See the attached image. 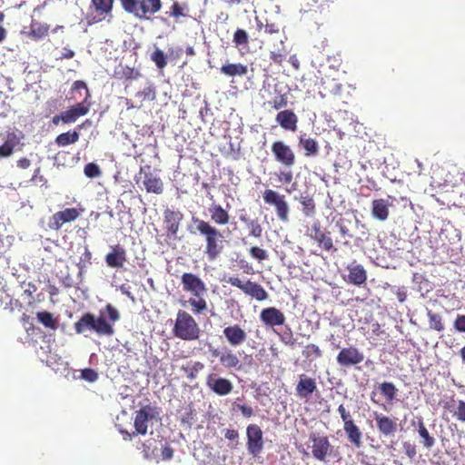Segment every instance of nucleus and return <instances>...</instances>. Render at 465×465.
Segmentation results:
<instances>
[{
  "instance_id": "c9c22d12",
  "label": "nucleus",
  "mask_w": 465,
  "mask_h": 465,
  "mask_svg": "<svg viewBox=\"0 0 465 465\" xmlns=\"http://www.w3.org/2000/svg\"><path fill=\"white\" fill-rule=\"evenodd\" d=\"M379 391L388 402H392L397 396L398 389L392 382L384 381L379 384Z\"/></svg>"
},
{
  "instance_id": "b1692460",
  "label": "nucleus",
  "mask_w": 465,
  "mask_h": 465,
  "mask_svg": "<svg viewBox=\"0 0 465 465\" xmlns=\"http://www.w3.org/2000/svg\"><path fill=\"white\" fill-rule=\"evenodd\" d=\"M279 125L286 131L296 132L298 128V116L292 110L280 111L275 117Z\"/></svg>"
},
{
  "instance_id": "2f4dec72",
  "label": "nucleus",
  "mask_w": 465,
  "mask_h": 465,
  "mask_svg": "<svg viewBox=\"0 0 465 465\" xmlns=\"http://www.w3.org/2000/svg\"><path fill=\"white\" fill-rule=\"evenodd\" d=\"M299 146L304 150V154L307 157L315 156L319 153V145L315 139L307 137L306 134L299 136Z\"/></svg>"
},
{
  "instance_id": "a878e982",
  "label": "nucleus",
  "mask_w": 465,
  "mask_h": 465,
  "mask_svg": "<svg viewBox=\"0 0 465 465\" xmlns=\"http://www.w3.org/2000/svg\"><path fill=\"white\" fill-rule=\"evenodd\" d=\"M142 76L141 72L129 65L119 64L114 69L113 77L118 81H133Z\"/></svg>"
},
{
  "instance_id": "ddd939ff",
  "label": "nucleus",
  "mask_w": 465,
  "mask_h": 465,
  "mask_svg": "<svg viewBox=\"0 0 465 465\" xmlns=\"http://www.w3.org/2000/svg\"><path fill=\"white\" fill-rule=\"evenodd\" d=\"M364 354L355 346L342 348L336 356V361L341 367L349 368L361 364Z\"/></svg>"
},
{
  "instance_id": "a19ab883",
  "label": "nucleus",
  "mask_w": 465,
  "mask_h": 465,
  "mask_svg": "<svg viewBox=\"0 0 465 465\" xmlns=\"http://www.w3.org/2000/svg\"><path fill=\"white\" fill-rule=\"evenodd\" d=\"M188 12L189 7L186 3H179L178 1H174L170 7L169 15L175 20H178L181 17H185Z\"/></svg>"
},
{
  "instance_id": "423d86ee",
  "label": "nucleus",
  "mask_w": 465,
  "mask_h": 465,
  "mask_svg": "<svg viewBox=\"0 0 465 465\" xmlns=\"http://www.w3.org/2000/svg\"><path fill=\"white\" fill-rule=\"evenodd\" d=\"M310 444L308 447L311 449L312 456L322 462H326L328 457L333 456L340 460V453L333 450L329 438L326 435L319 432H312L309 436Z\"/></svg>"
},
{
  "instance_id": "0e129e2a",
  "label": "nucleus",
  "mask_w": 465,
  "mask_h": 465,
  "mask_svg": "<svg viewBox=\"0 0 465 465\" xmlns=\"http://www.w3.org/2000/svg\"><path fill=\"white\" fill-rule=\"evenodd\" d=\"M174 450L170 446H165L162 449V457L163 460H169L173 459Z\"/></svg>"
},
{
  "instance_id": "f257e3e1",
  "label": "nucleus",
  "mask_w": 465,
  "mask_h": 465,
  "mask_svg": "<svg viewBox=\"0 0 465 465\" xmlns=\"http://www.w3.org/2000/svg\"><path fill=\"white\" fill-rule=\"evenodd\" d=\"M119 319L120 313L118 310L108 303L104 311H100L98 317L91 312L84 313L80 319L74 322V329L78 334L92 331L99 336H112L114 333L113 323Z\"/></svg>"
},
{
  "instance_id": "bf43d9fd",
  "label": "nucleus",
  "mask_w": 465,
  "mask_h": 465,
  "mask_svg": "<svg viewBox=\"0 0 465 465\" xmlns=\"http://www.w3.org/2000/svg\"><path fill=\"white\" fill-rule=\"evenodd\" d=\"M284 58H285V52L284 51L282 52V51L279 50V51H272L270 53V59L273 63H275V64H277L279 65L282 64V63L283 62Z\"/></svg>"
},
{
  "instance_id": "e2e57ef3",
  "label": "nucleus",
  "mask_w": 465,
  "mask_h": 465,
  "mask_svg": "<svg viewBox=\"0 0 465 465\" xmlns=\"http://www.w3.org/2000/svg\"><path fill=\"white\" fill-rule=\"evenodd\" d=\"M281 341L286 345H293L294 344V339L292 332L291 329H288V331L284 332L282 335H281Z\"/></svg>"
},
{
  "instance_id": "2eb2a0df",
  "label": "nucleus",
  "mask_w": 465,
  "mask_h": 465,
  "mask_svg": "<svg viewBox=\"0 0 465 465\" xmlns=\"http://www.w3.org/2000/svg\"><path fill=\"white\" fill-rule=\"evenodd\" d=\"M82 211L72 207L56 212L50 217L48 226L52 230L58 231L64 223L75 221L81 215Z\"/></svg>"
},
{
  "instance_id": "cd10ccee",
  "label": "nucleus",
  "mask_w": 465,
  "mask_h": 465,
  "mask_svg": "<svg viewBox=\"0 0 465 465\" xmlns=\"http://www.w3.org/2000/svg\"><path fill=\"white\" fill-rule=\"evenodd\" d=\"M208 211L211 221L214 224L223 226L229 223L231 218L230 214L221 204L213 203L210 205Z\"/></svg>"
},
{
  "instance_id": "9d476101",
  "label": "nucleus",
  "mask_w": 465,
  "mask_h": 465,
  "mask_svg": "<svg viewBox=\"0 0 465 465\" xmlns=\"http://www.w3.org/2000/svg\"><path fill=\"white\" fill-rule=\"evenodd\" d=\"M309 236L321 250L332 253L337 252L338 249L334 245L331 232L322 228L319 221L312 223Z\"/></svg>"
},
{
  "instance_id": "a18cd8bd",
  "label": "nucleus",
  "mask_w": 465,
  "mask_h": 465,
  "mask_svg": "<svg viewBox=\"0 0 465 465\" xmlns=\"http://www.w3.org/2000/svg\"><path fill=\"white\" fill-rule=\"evenodd\" d=\"M135 95L143 101H153L156 98L155 87L153 84H149L142 91L137 92Z\"/></svg>"
},
{
  "instance_id": "c756f323",
  "label": "nucleus",
  "mask_w": 465,
  "mask_h": 465,
  "mask_svg": "<svg viewBox=\"0 0 465 465\" xmlns=\"http://www.w3.org/2000/svg\"><path fill=\"white\" fill-rule=\"evenodd\" d=\"M390 203L385 199H375L371 203V214L379 221H385L390 215Z\"/></svg>"
},
{
  "instance_id": "79ce46f5",
  "label": "nucleus",
  "mask_w": 465,
  "mask_h": 465,
  "mask_svg": "<svg viewBox=\"0 0 465 465\" xmlns=\"http://www.w3.org/2000/svg\"><path fill=\"white\" fill-rule=\"evenodd\" d=\"M266 104L274 110H281L288 104V94H279Z\"/></svg>"
},
{
  "instance_id": "338daca9",
  "label": "nucleus",
  "mask_w": 465,
  "mask_h": 465,
  "mask_svg": "<svg viewBox=\"0 0 465 465\" xmlns=\"http://www.w3.org/2000/svg\"><path fill=\"white\" fill-rule=\"evenodd\" d=\"M396 296L398 298V301L400 302H405L406 298H407V292H406V289L404 287H401V288H399L397 291H396Z\"/></svg>"
},
{
  "instance_id": "7ed1b4c3",
  "label": "nucleus",
  "mask_w": 465,
  "mask_h": 465,
  "mask_svg": "<svg viewBox=\"0 0 465 465\" xmlns=\"http://www.w3.org/2000/svg\"><path fill=\"white\" fill-rule=\"evenodd\" d=\"M183 290L190 292L195 298H190L188 302L194 314H201L207 310V302L203 296L207 292L204 282L196 274L184 272L181 277Z\"/></svg>"
},
{
  "instance_id": "f704fd0d",
  "label": "nucleus",
  "mask_w": 465,
  "mask_h": 465,
  "mask_svg": "<svg viewBox=\"0 0 465 465\" xmlns=\"http://www.w3.org/2000/svg\"><path fill=\"white\" fill-rule=\"evenodd\" d=\"M80 134L77 131H69L66 133L60 134L55 138V143L58 146H67L74 143L79 140Z\"/></svg>"
},
{
  "instance_id": "9b49d317",
  "label": "nucleus",
  "mask_w": 465,
  "mask_h": 465,
  "mask_svg": "<svg viewBox=\"0 0 465 465\" xmlns=\"http://www.w3.org/2000/svg\"><path fill=\"white\" fill-rule=\"evenodd\" d=\"M271 151L274 160L285 168H291L295 164L296 155L292 147L282 141H274Z\"/></svg>"
},
{
  "instance_id": "20e7f679",
  "label": "nucleus",
  "mask_w": 465,
  "mask_h": 465,
  "mask_svg": "<svg viewBox=\"0 0 465 465\" xmlns=\"http://www.w3.org/2000/svg\"><path fill=\"white\" fill-rule=\"evenodd\" d=\"M173 334L183 341H196L200 338L201 329L195 319L186 311L179 310L173 327Z\"/></svg>"
},
{
  "instance_id": "72a5a7b5",
  "label": "nucleus",
  "mask_w": 465,
  "mask_h": 465,
  "mask_svg": "<svg viewBox=\"0 0 465 465\" xmlns=\"http://www.w3.org/2000/svg\"><path fill=\"white\" fill-rule=\"evenodd\" d=\"M343 430L347 435L348 440L355 448H361L362 446V432L355 423L343 427Z\"/></svg>"
},
{
  "instance_id": "dca6fc26",
  "label": "nucleus",
  "mask_w": 465,
  "mask_h": 465,
  "mask_svg": "<svg viewBox=\"0 0 465 465\" xmlns=\"http://www.w3.org/2000/svg\"><path fill=\"white\" fill-rule=\"evenodd\" d=\"M213 357L219 359L220 364L228 370H240L242 367L241 361L237 354L232 350L223 347L221 351L219 349H211Z\"/></svg>"
},
{
  "instance_id": "c03bdc74",
  "label": "nucleus",
  "mask_w": 465,
  "mask_h": 465,
  "mask_svg": "<svg viewBox=\"0 0 465 465\" xmlns=\"http://www.w3.org/2000/svg\"><path fill=\"white\" fill-rule=\"evenodd\" d=\"M429 323L430 327L437 331H441L444 330V324L442 322V318L440 314L434 313L432 312H428Z\"/></svg>"
},
{
  "instance_id": "5701e85b",
  "label": "nucleus",
  "mask_w": 465,
  "mask_h": 465,
  "mask_svg": "<svg viewBox=\"0 0 465 465\" xmlns=\"http://www.w3.org/2000/svg\"><path fill=\"white\" fill-rule=\"evenodd\" d=\"M127 262L126 250L120 244L111 247V251L105 255V262L110 268H122Z\"/></svg>"
},
{
  "instance_id": "bb28decb",
  "label": "nucleus",
  "mask_w": 465,
  "mask_h": 465,
  "mask_svg": "<svg viewBox=\"0 0 465 465\" xmlns=\"http://www.w3.org/2000/svg\"><path fill=\"white\" fill-rule=\"evenodd\" d=\"M347 270L349 271L348 274V282L354 285H361L365 283L367 281V272L363 268L362 265L356 263V262H351L347 266Z\"/></svg>"
},
{
  "instance_id": "8fccbe9b",
  "label": "nucleus",
  "mask_w": 465,
  "mask_h": 465,
  "mask_svg": "<svg viewBox=\"0 0 465 465\" xmlns=\"http://www.w3.org/2000/svg\"><path fill=\"white\" fill-rule=\"evenodd\" d=\"M250 230V235L260 238L262 234V227L260 224L259 221L256 219L251 220L247 224Z\"/></svg>"
},
{
  "instance_id": "5fc2aeb1",
  "label": "nucleus",
  "mask_w": 465,
  "mask_h": 465,
  "mask_svg": "<svg viewBox=\"0 0 465 465\" xmlns=\"http://www.w3.org/2000/svg\"><path fill=\"white\" fill-rule=\"evenodd\" d=\"M250 255L258 261H264L268 259L267 252L258 246H253L249 251Z\"/></svg>"
},
{
  "instance_id": "f3484780",
  "label": "nucleus",
  "mask_w": 465,
  "mask_h": 465,
  "mask_svg": "<svg viewBox=\"0 0 465 465\" xmlns=\"http://www.w3.org/2000/svg\"><path fill=\"white\" fill-rule=\"evenodd\" d=\"M206 386L219 396H226L233 390V385L230 380L219 377L215 373H210L207 375Z\"/></svg>"
},
{
  "instance_id": "473e14b6",
  "label": "nucleus",
  "mask_w": 465,
  "mask_h": 465,
  "mask_svg": "<svg viewBox=\"0 0 465 465\" xmlns=\"http://www.w3.org/2000/svg\"><path fill=\"white\" fill-rule=\"evenodd\" d=\"M221 73L229 77L243 76L248 73V67L242 64H224L220 69Z\"/></svg>"
},
{
  "instance_id": "13d9d810",
  "label": "nucleus",
  "mask_w": 465,
  "mask_h": 465,
  "mask_svg": "<svg viewBox=\"0 0 465 465\" xmlns=\"http://www.w3.org/2000/svg\"><path fill=\"white\" fill-rule=\"evenodd\" d=\"M454 329L459 332H465V315L458 314L453 322Z\"/></svg>"
},
{
  "instance_id": "4be33fe9",
  "label": "nucleus",
  "mask_w": 465,
  "mask_h": 465,
  "mask_svg": "<svg viewBox=\"0 0 465 465\" xmlns=\"http://www.w3.org/2000/svg\"><path fill=\"white\" fill-rule=\"evenodd\" d=\"M296 395L300 399H309V397L317 391V383L315 379L306 374L299 375V381L295 387Z\"/></svg>"
},
{
  "instance_id": "680f3d73",
  "label": "nucleus",
  "mask_w": 465,
  "mask_h": 465,
  "mask_svg": "<svg viewBox=\"0 0 465 465\" xmlns=\"http://www.w3.org/2000/svg\"><path fill=\"white\" fill-rule=\"evenodd\" d=\"M82 376L88 381H94L98 378V374L92 369H85L82 371Z\"/></svg>"
},
{
  "instance_id": "f8f14e48",
  "label": "nucleus",
  "mask_w": 465,
  "mask_h": 465,
  "mask_svg": "<svg viewBox=\"0 0 465 465\" xmlns=\"http://www.w3.org/2000/svg\"><path fill=\"white\" fill-rule=\"evenodd\" d=\"M246 447L248 453L252 457L259 456L264 446L263 433L257 424H250L246 428Z\"/></svg>"
},
{
  "instance_id": "4d7b16f0",
  "label": "nucleus",
  "mask_w": 465,
  "mask_h": 465,
  "mask_svg": "<svg viewBox=\"0 0 465 465\" xmlns=\"http://www.w3.org/2000/svg\"><path fill=\"white\" fill-rule=\"evenodd\" d=\"M264 33L268 35H280V25L277 23L266 20V24L264 25Z\"/></svg>"
},
{
  "instance_id": "a211bd4d",
  "label": "nucleus",
  "mask_w": 465,
  "mask_h": 465,
  "mask_svg": "<svg viewBox=\"0 0 465 465\" xmlns=\"http://www.w3.org/2000/svg\"><path fill=\"white\" fill-rule=\"evenodd\" d=\"M183 219V214L180 211H173L169 208L163 211V224L168 237L176 238Z\"/></svg>"
},
{
  "instance_id": "37998d69",
  "label": "nucleus",
  "mask_w": 465,
  "mask_h": 465,
  "mask_svg": "<svg viewBox=\"0 0 465 465\" xmlns=\"http://www.w3.org/2000/svg\"><path fill=\"white\" fill-rule=\"evenodd\" d=\"M1 137L2 134H0V138ZM15 146V141L12 138H10V134H8L5 142L3 143H0V157H8L12 155Z\"/></svg>"
},
{
  "instance_id": "49530a36",
  "label": "nucleus",
  "mask_w": 465,
  "mask_h": 465,
  "mask_svg": "<svg viewBox=\"0 0 465 465\" xmlns=\"http://www.w3.org/2000/svg\"><path fill=\"white\" fill-rule=\"evenodd\" d=\"M151 60L159 69H163L167 65L166 55L162 50L158 48H156L155 51L151 54Z\"/></svg>"
},
{
  "instance_id": "774afa93",
  "label": "nucleus",
  "mask_w": 465,
  "mask_h": 465,
  "mask_svg": "<svg viewBox=\"0 0 465 465\" xmlns=\"http://www.w3.org/2000/svg\"><path fill=\"white\" fill-rule=\"evenodd\" d=\"M31 165V161L25 157H23L17 161V166L21 169H27Z\"/></svg>"
},
{
  "instance_id": "e433bc0d",
  "label": "nucleus",
  "mask_w": 465,
  "mask_h": 465,
  "mask_svg": "<svg viewBox=\"0 0 465 465\" xmlns=\"http://www.w3.org/2000/svg\"><path fill=\"white\" fill-rule=\"evenodd\" d=\"M299 203L302 206V213L307 217H312L316 213V204L313 198L310 195H302Z\"/></svg>"
},
{
  "instance_id": "6e6552de",
  "label": "nucleus",
  "mask_w": 465,
  "mask_h": 465,
  "mask_svg": "<svg viewBox=\"0 0 465 465\" xmlns=\"http://www.w3.org/2000/svg\"><path fill=\"white\" fill-rule=\"evenodd\" d=\"M262 199L266 204L274 206L277 218L281 222L287 223L289 221L290 207L285 195L272 189H266L262 193Z\"/></svg>"
},
{
  "instance_id": "6ab92c4d",
  "label": "nucleus",
  "mask_w": 465,
  "mask_h": 465,
  "mask_svg": "<svg viewBox=\"0 0 465 465\" xmlns=\"http://www.w3.org/2000/svg\"><path fill=\"white\" fill-rule=\"evenodd\" d=\"M91 97V94L89 90H87V94L82 103H78L75 105L71 106L68 110L62 112L64 118V124H73L79 117L84 116L88 114L90 110V103L88 100Z\"/></svg>"
},
{
  "instance_id": "3c124183",
  "label": "nucleus",
  "mask_w": 465,
  "mask_h": 465,
  "mask_svg": "<svg viewBox=\"0 0 465 465\" xmlns=\"http://www.w3.org/2000/svg\"><path fill=\"white\" fill-rule=\"evenodd\" d=\"M303 355L306 358H310L312 356L314 357V359L320 358L322 355V351L319 348L318 345L311 343L306 345L305 350L303 351Z\"/></svg>"
},
{
  "instance_id": "1a4fd4ad",
  "label": "nucleus",
  "mask_w": 465,
  "mask_h": 465,
  "mask_svg": "<svg viewBox=\"0 0 465 465\" xmlns=\"http://www.w3.org/2000/svg\"><path fill=\"white\" fill-rule=\"evenodd\" d=\"M227 282L233 287L239 288L245 294L251 296L257 301H264L268 298V292L259 283L247 280L242 282L239 277H229Z\"/></svg>"
},
{
  "instance_id": "4c0bfd02",
  "label": "nucleus",
  "mask_w": 465,
  "mask_h": 465,
  "mask_svg": "<svg viewBox=\"0 0 465 465\" xmlns=\"http://www.w3.org/2000/svg\"><path fill=\"white\" fill-rule=\"evenodd\" d=\"M232 43L238 49H244L249 46V35L242 28H237L232 36Z\"/></svg>"
},
{
  "instance_id": "ea45409f",
  "label": "nucleus",
  "mask_w": 465,
  "mask_h": 465,
  "mask_svg": "<svg viewBox=\"0 0 465 465\" xmlns=\"http://www.w3.org/2000/svg\"><path fill=\"white\" fill-rule=\"evenodd\" d=\"M114 0H92L95 12L100 15H106L112 13Z\"/></svg>"
},
{
  "instance_id": "58836bf2",
  "label": "nucleus",
  "mask_w": 465,
  "mask_h": 465,
  "mask_svg": "<svg viewBox=\"0 0 465 465\" xmlns=\"http://www.w3.org/2000/svg\"><path fill=\"white\" fill-rule=\"evenodd\" d=\"M37 320L46 328L56 330L58 327V321L54 315L46 311L38 312L36 314Z\"/></svg>"
},
{
  "instance_id": "39448f33",
  "label": "nucleus",
  "mask_w": 465,
  "mask_h": 465,
  "mask_svg": "<svg viewBox=\"0 0 465 465\" xmlns=\"http://www.w3.org/2000/svg\"><path fill=\"white\" fill-rule=\"evenodd\" d=\"M123 9L139 19H150L162 9V0H119Z\"/></svg>"
},
{
  "instance_id": "f03ea898",
  "label": "nucleus",
  "mask_w": 465,
  "mask_h": 465,
  "mask_svg": "<svg viewBox=\"0 0 465 465\" xmlns=\"http://www.w3.org/2000/svg\"><path fill=\"white\" fill-rule=\"evenodd\" d=\"M192 222L195 226V231L190 230L192 233L198 232L204 237L205 248L204 254L209 261L216 260L223 252V235L219 229L213 226L210 222L193 216Z\"/></svg>"
},
{
  "instance_id": "0eeeda50",
  "label": "nucleus",
  "mask_w": 465,
  "mask_h": 465,
  "mask_svg": "<svg viewBox=\"0 0 465 465\" xmlns=\"http://www.w3.org/2000/svg\"><path fill=\"white\" fill-rule=\"evenodd\" d=\"M158 416V411L155 407L151 406L150 404L142 407L139 411L135 412L134 426L135 430L132 433L128 431H122L124 435V440H131L133 437L140 434L145 435L148 430V422L150 420H155Z\"/></svg>"
},
{
  "instance_id": "864d4df0",
  "label": "nucleus",
  "mask_w": 465,
  "mask_h": 465,
  "mask_svg": "<svg viewBox=\"0 0 465 465\" xmlns=\"http://www.w3.org/2000/svg\"><path fill=\"white\" fill-rule=\"evenodd\" d=\"M402 448H403L405 455L411 460H414V458L416 457V455L418 453L417 446L415 444L411 443V441H404L402 443Z\"/></svg>"
},
{
  "instance_id": "09e8293b",
  "label": "nucleus",
  "mask_w": 465,
  "mask_h": 465,
  "mask_svg": "<svg viewBox=\"0 0 465 465\" xmlns=\"http://www.w3.org/2000/svg\"><path fill=\"white\" fill-rule=\"evenodd\" d=\"M84 173L88 178H96L99 177L102 174L101 169L98 166V164L94 163H89L85 164L84 168Z\"/></svg>"
},
{
  "instance_id": "c85d7f7f",
  "label": "nucleus",
  "mask_w": 465,
  "mask_h": 465,
  "mask_svg": "<svg viewBox=\"0 0 465 465\" xmlns=\"http://www.w3.org/2000/svg\"><path fill=\"white\" fill-rule=\"evenodd\" d=\"M50 30V25L45 23H41L37 20L33 19L27 35L34 41H39L45 37Z\"/></svg>"
},
{
  "instance_id": "412c9836",
  "label": "nucleus",
  "mask_w": 465,
  "mask_h": 465,
  "mask_svg": "<svg viewBox=\"0 0 465 465\" xmlns=\"http://www.w3.org/2000/svg\"><path fill=\"white\" fill-rule=\"evenodd\" d=\"M223 336L232 347H238L247 340L246 331L239 325L233 324L225 327L223 331Z\"/></svg>"
},
{
  "instance_id": "69168bd1",
  "label": "nucleus",
  "mask_w": 465,
  "mask_h": 465,
  "mask_svg": "<svg viewBox=\"0 0 465 465\" xmlns=\"http://www.w3.org/2000/svg\"><path fill=\"white\" fill-rule=\"evenodd\" d=\"M224 437L229 440H237L239 438V432L237 430L227 429L224 431Z\"/></svg>"
},
{
  "instance_id": "7c9ffc66",
  "label": "nucleus",
  "mask_w": 465,
  "mask_h": 465,
  "mask_svg": "<svg viewBox=\"0 0 465 465\" xmlns=\"http://www.w3.org/2000/svg\"><path fill=\"white\" fill-rule=\"evenodd\" d=\"M143 183L148 193L161 194L163 192L162 179L152 173H145Z\"/></svg>"
},
{
  "instance_id": "603ef678",
  "label": "nucleus",
  "mask_w": 465,
  "mask_h": 465,
  "mask_svg": "<svg viewBox=\"0 0 465 465\" xmlns=\"http://www.w3.org/2000/svg\"><path fill=\"white\" fill-rule=\"evenodd\" d=\"M338 412L343 421V427H346L348 426L349 424H354V420L352 419V416L351 414L350 413L349 411L346 410V408L341 404L339 407H338Z\"/></svg>"
},
{
  "instance_id": "de8ad7c7",
  "label": "nucleus",
  "mask_w": 465,
  "mask_h": 465,
  "mask_svg": "<svg viewBox=\"0 0 465 465\" xmlns=\"http://www.w3.org/2000/svg\"><path fill=\"white\" fill-rule=\"evenodd\" d=\"M452 412L453 417L461 422H465V401H458L457 406L455 409L450 410Z\"/></svg>"
},
{
  "instance_id": "052dcab7",
  "label": "nucleus",
  "mask_w": 465,
  "mask_h": 465,
  "mask_svg": "<svg viewBox=\"0 0 465 465\" xmlns=\"http://www.w3.org/2000/svg\"><path fill=\"white\" fill-rule=\"evenodd\" d=\"M236 408L242 412V414L246 417L250 418L254 415L253 409L246 404H236Z\"/></svg>"
},
{
  "instance_id": "aec40b11",
  "label": "nucleus",
  "mask_w": 465,
  "mask_h": 465,
  "mask_svg": "<svg viewBox=\"0 0 465 465\" xmlns=\"http://www.w3.org/2000/svg\"><path fill=\"white\" fill-rule=\"evenodd\" d=\"M260 320L266 326L275 327L283 325L286 318L281 310L275 307H268L262 310Z\"/></svg>"
},
{
  "instance_id": "6e6d98bb",
  "label": "nucleus",
  "mask_w": 465,
  "mask_h": 465,
  "mask_svg": "<svg viewBox=\"0 0 465 465\" xmlns=\"http://www.w3.org/2000/svg\"><path fill=\"white\" fill-rule=\"evenodd\" d=\"M204 369V364L201 361H195L192 364L189 371H187V378L194 380L198 373Z\"/></svg>"
},
{
  "instance_id": "393cba45",
  "label": "nucleus",
  "mask_w": 465,
  "mask_h": 465,
  "mask_svg": "<svg viewBox=\"0 0 465 465\" xmlns=\"http://www.w3.org/2000/svg\"><path fill=\"white\" fill-rule=\"evenodd\" d=\"M412 427H417L418 434L420 438V443L424 449L430 450L436 442L435 438L430 433L427 429L422 417H419L417 421H411Z\"/></svg>"
},
{
  "instance_id": "4468645a",
  "label": "nucleus",
  "mask_w": 465,
  "mask_h": 465,
  "mask_svg": "<svg viewBox=\"0 0 465 465\" xmlns=\"http://www.w3.org/2000/svg\"><path fill=\"white\" fill-rule=\"evenodd\" d=\"M372 417L375 420L377 430L381 436L385 438L391 437L398 431V419L395 417H390L383 413L374 411Z\"/></svg>"
}]
</instances>
